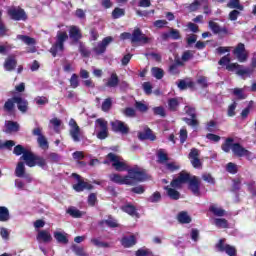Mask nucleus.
I'll return each instance as SVG.
<instances>
[{"label": "nucleus", "instance_id": "obj_39", "mask_svg": "<svg viewBox=\"0 0 256 256\" xmlns=\"http://www.w3.org/2000/svg\"><path fill=\"white\" fill-rule=\"evenodd\" d=\"M226 171L228 173H231L232 175H235L239 171V167L237 166V164H235L233 162H229L226 165Z\"/></svg>", "mask_w": 256, "mask_h": 256}, {"label": "nucleus", "instance_id": "obj_18", "mask_svg": "<svg viewBox=\"0 0 256 256\" xmlns=\"http://www.w3.org/2000/svg\"><path fill=\"white\" fill-rule=\"evenodd\" d=\"M189 159L195 169H199V167H201V160H199V150L193 148L189 153Z\"/></svg>", "mask_w": 256, "mask_h": 256}, {"label": "nucleus", "instance_id": "obj_1", "mask_svg": "<svg viewBox=\"0 0 256 256\" xmlns=\"http://www.w3.org/2000/svg\"><path fill=\"white\" fill-rule=\"evenodd\" d=\"M184 183H189V189L190 191H192L193 195H195L196 197L201 196V182L199 181V178H197L196 176L191 177L189 173L182 171L177 178L172 180L170 186L165 187L168 197H170V199H173L174 201H177V199L181 197V194L176 189H181Z\"/></svg>", "mask_w": 256, "mask_h": 256}, {"label": "nucleus", "instance_id": "obj_58", "mask_svg": "<svg viewBox=\"0 0 256 256\" xmlns=\"http://www.w3.org/2000/svg\"><path fill=\"white\" fill-rule=\"evenodd\" d=\"M235 109H237V102L232 103L228 107V117H235Z\"/></svg>", "mask_w": 256, "mask_h": 256}, {"label": "nucleus", "instance_id": "obj_35", "mask_svg": "<svg viewBox=\"0 0 256 256\" xmlns=\"http://www.w3.org/2000/svg\"><path fill=\"white\" fill-rule=\"evenodd\" d=\"M9 219V209H7L5 206L0 207V221L5 222L9 221Z\"/></svg>", "mask_w": 256, "mask_h": 256}, {"label": "nucleus", "instance_id": "obj_32", "mask_svg": "<svg viewBox=\"0 0 256 256\" xmlns=\"http://www.w3.org/2000/svg\"><path fill=\"white\" fill-rule=\"evenodd\" d=\"M139 139L142 141L145 139H149L150 141H155V135H153V131L151 129H146L145 133L139 134Z\"/></svg>", "mask_w": 256, "mask_h": 256}, {"label": "nucleus", "instance_id": "obj_20", "mask_svg": "<svg viewBox=\"0 0 256 256\" xmlns=\"http://www.w3.org/2000/svg\"><path fill=\"white\" fill-rule=\"evenodd\" d=\"M36 157H37V155L33 154V152L28 150L27 152H24L21 159H23V161H25V163L28 167H35Z\"/></svg>", "mask_w": 256, "mask_h": 256}, {"label": "nucleus", "instance_id": "obj_22", "mask_svg": "<svg viewBox=\"0 0 256 256\" xmlns=\"http://www.w3.org/2000/svg\"><path fill=\"white\" fill-rule=\"evenodd\" d=\"M119 85V76H117V73H112L110 77L106 80V87L115 88Z\"/></svg>", "mask_w": 256, "mask_h": 256}, {"label": "nucleus", "instance_id": "obj_28", "mask_svg": "<svg viewBox=\"0 0 256 256\" xmlns=\"http://www.w3.org/2000/svg\"><path fill=\"white\" fill-rule=\"evenodd\" d=\"M209 210L211 211V213L216 215V217H224L225 215V210L215 204L211 205Z\"/></svg>", "mask_w": 256, "mask_h": 256}, {"label": "nucleus", "instance_id": "obj_45", "mask_svg": "<svg viewBox=\"0 0 256 256\" xmlns=\"http://www.w3.org/2000/svg\"><path fill=\"white\" fill-rule=\"evenodd\" d=\"M70 86L72 89H77L79 87V76H77V74H72L70 78Z\"/></svg>", "mask_w": 256, "mask_h": 256}, {"label": "nucleus", "instance_id": "obj_40", "mask_svg": "<svg viewBox=\"0 0 256 256\" xmlns=\"http://www.w3.org/2000/svg\"><path fill=\"white\" fill-rule=\"evenodd\" d=\"M166 169L167 171L173 173V171H179V169H181V166L177 162H168L166 163Z\"/></svg>", "mask_w": 256, "mask_h": 256}, {"label": "nucleus", "instance_id": "obj_61", "mask_svg": "<svg viewBox=\"0 0 256 256\" xmlns=\"http://www.w3.org/2000/svg\"><path fill=\"white\" fill-rule=\"evenodd\" d=\"M50 125L54 127L55 131H58L59 127L61 126V120L58 118H52L50 120Z\"/></svg>", "mask_w": 256, "mask_h": 256}, {"label": "nucleus", "instance_id": "obj_23", "mask_svg": "<svg viewBox=\"0 0 256 256\" xmlns=\"http://www.w3.org/2000/svg\"><path fill=\"white\" fill-rule=\"evenodd\" d=\"M54 239H56L57 243H61L62 245H67L69 243V239L67 238V233L65 232H54Z\"/></svg>", "mask_w": 256, "mask_h": 256}, {"label": "nucleus", "instance_id": "obj_38", "mask_svg": "<svg viewBox=\"0 0 256 256\" xmlns=\"http://www.w3.org/2000/svg\"><path fill=\"white\" fill-rule=\"evenodd\" d=\"M17 39H19L20 41H23V43H25V45H35V43H36L34 38H31V37L25 36V35H18Z\"/></svg>", "mask_w": 256, "mask_h": 256}, {"label": "nucleus", "instance_id": "obj_6", "mask_svg": "<svg viewBox=\"0 0 256 256\" xmlns=\"http://www.w3.org/2000/svg\"><path fill=\"white\" fill-rule=\"evenodd\" d=\"M226 69L228 71H236V73L240 76V77H251V74L253 73V68H249V67H244L241 66L237 63H232L228 66H226Z\"/></svg>", "mask_w": 256, "mask_h": 256}, {"label": "nucleus", "instance_id": "obj_8", "mask_svg": "<svg viewBox=\"0 0 256 256\" xmlns=\"http://www.w3.org/2000/svg\"><path fill=\"white\" fill-rule=\"evenodd\" d=\"M232 153L236 155V157H246L250 161L255 158L253 153H251L249 150L245 149L241 144L234 143L232 145Z\"/></svg>", "mask_w": 256, "mask_h": 256}, {"label": "nucleus", "instance_id": "obj_59", "mask_svg": "<svg viewBox=\"0 0 256 256\" xmlns=\"http://www.w3.org/2000/svg\"><path fill=\"white\" fill-rule=\"evenodd\" d=\"M233 94H234L238 99H245V94H243V89H241V88H235V89H233Z\"/></svg>", "mask_w": 256, "mask_h": 256}, {"label": "nucleus", "instance_id": "obj_54", "mask_svg": "<svg viewBox=\"0 0 256 256\" xmlns=\"http://www.w3.org/2000/svg\"><path fill=\"white\" fill-rule=\"evenodd\" d=\"M183 121H185V123H187L190 127H197V125H199V121H197V119L194 118H183Z\"/></svg>", "mask_w": 256, "mask_h": 256}, {"label": "nucleus", "instance_id": "obj_33", "mask_svg": "<svg viewBox=\"0 0 256 256\" xmlns=\"http://www.w3.org/2000/svg\"><path fill=\"white\" fill-rule=\"evenodd\" d=\"M179 223L187 224L191 223V216L187 212H180L177 217Z\"/></svg>", "mask_w": 256, "mask_h": 256}, {"label": "nucleus", "instance_id": "obj_37", "mask_svg": "<svg viewBox=\"0 0 256 256\" xmlns=\"http://www.w3.org/2000/svg\"><path fill=\"white\" fill-rule=\"evenodd\" d=\"M15 103V97L8 99L4 104V110L8 111V113H11V111H13V109L15 108Z\"/></svg>", "mask_w": 256, "mask_h": 256}, {"label": "nucleus", "instance_id": "obj_12", "mask_svg": "<svg viewBox=\"0 0 256 256\" xmlns=\"http://www.w3.org/2000/svg\"><path fill=\"white\" fill-rule=\"evenodd\" d=\"M42 129L40 127L34 128L32 134L35 135L37 138V143L41 149L47 151L49 149V142L47 138L42 134Z\"/></svg>", "mask_w": 256, "mask_h": 256}, {"label": "nucleus", "instance_id": "obj_14", "mask_svg": "<svg viewBox=\"0 0 256 256\" xmlns=\"http://www.w3.org/2000/svg\"><path fill=\"white\" fill-rule=\"evenodd\" d=\"M110 125L112 127V131L115 133H122V135H127V133H129V126H127L123 121L114 120L110 122Z\"/></svg>", "mask_w": 256, "mask_h": 256}, {"label": "nucleus", "instance_id": "obj_29", "mask_svg": "<svg viewBox=\"0 0 256 256\" xmlns=\"http://www.w3.org/2000/svg\"><path fill=\"white\" fill-rule=\"evenodd\" d=\"M122 211H124V213H127L128 215H131L132 217H135V215H137V209H135V206L131 205V204H126L124 206L121 207Z\"/></svg>", "mask_w": 256, "mask_h": 256}, {"label": "nucleus", "instance_id": "obj_47", "mask_svg": "<svg viewBox=\"0 0 256 256\" xmlns=\"http://www.w3.org/2000/svg\"><path fill=\"white\" fill-rule=\"evenodd\" d=\"M149 203H159L161 201V193L159 192H154L149 198H148Z\"/></svg>", "mask_w": 256, "mask_h": 256}, {"label": "nucleus", "instance_id": "obj_43", "mask_svg": "<svg viewBox=\"0 0 256 256\" xmlns=\"http://www.w3.org/2000/svg\"><path fill=\"white\" fill-rule=\"evenodd\" d=\"M151 72L153 77H155V79H163V75H164L163 69L154 67L151 69Z\"/></svg>", "mask_w": 256, "mask_h": 256}, {"label": "nucleus", "instance_id": "obj_27", "mask_svg": "<svg viewBox=\"0 0 256 256\" xmlns=\"http://www.w3.org/2000/svg\"><path fill=\"white\" fill-rule=\"evenodd\" d=\"M6 128V133H17L19 131V124L13 121H7Z\"/></svg>", "mask_w": 256, "mask_h": 256}, {"label": "nucleus", "instance_id": "obj_46", "mask_svg": "<svg viewBox=\"0 0 256 256\" xmlns=\"http://www.w3.org/2000/svg\"><path fill=\"white\" fill-rule=\"evenodd\" d=\"M157 157H158V162L159 163H167V160L169 159L167 157V153H165V151H163V150L158 151Z\"/></svg>", "mask_w": 256, "mask_h": 256}, {"label": "nucleus", "instance_id": "obj_49", "mask_svg": "<svg viewBox=\"0 0 256 256\" xmlns=\"http://www.w3.org/2000/svg\"><path fill=\"white\" fill-rule=\"evenodd\" d=\"M29 150L25 149L23 146L21 145H17L14 147L13 153L14 155H25L26 152H28Z\"/></svg>", "mask_w": 256, "mask_h": 256}, {"label": "nucleus", "instance_id": "obj_53", "mask_svg": "<svg viewBox=\"0 0 256 256\" xmlns=\"http://www.w3.org/2000/svg\"><path fill=\"white\" fill-rule=\"evenodd\" d=\"M112 100L111 98H107L104 100V102L102 103V111L107 112L109 111V109H111V105H112Z\"/></svg>", "mask_w": 256, "mask_h": 256}, {"label": "nucleus", "instance_id": "obj_57", "mask_svg": "<svg viewBox=\"0 0 256 256\" xmlns=\"http://www.w3.org/2000/svg\"><path fill=\"white\" fill-rule=\"evenodd\" d=\"M193 59V51L187 50L182 54V61L187 62Z\"/></svg>", "mask_w": 256, "mask_h": 256}, {"label": "nucleus", "instance_id": "obj_15", "mask_svg": "<svg viewBox=\"0 0 256 256\" xmlns=\"http://www.w3.org/2000/svg\"><path fill=\"white\" fill-rule=\"evenodd\" d=\"M113 41L111 36H108L102 40V42L98 43L96 47L93 48L94 53L96 55H103L105 51H107V45Z\"/></svg>", "mask_w": 256, "mask_h": 256}, {"label": "nucleus", "instance_id": "obj_63", "mask_svg": "<svg viewBox=\"0 0 256 256\" xmlns=\"http://www.w3.org/2000/svg\"><path fill=\"white\" fill-rule=\"evenodd\" d=\"M200 5L201 2H199V0H195L192 4L189 5L188 9L189 11H197Z\"/></svg>", "mask_w": 256, "mask_h": 256}, {"label": "nucleus", "instance_id": "obj_26", "mask_svg": "<svg viewBox=\"0 0 256 256\" xmlns=\"http://www.w3.org/2000/svg\"><path fill=\"white\" fill-rule=\"evenodd\" d=\"M137 243V239H135V236H125L122 239V245L123 247L129 248L133 247Z\"/></svg>", "mask_w": 256, "mask_h": 256}, {"label": "nucleus", "instance_id": "obj_41", "mask_svg": "<svg viewBox=\"0 0 256 256\" xmlns=\"http://www.w3.org/2000/svg\"><path fill=\"white\" fill-rule=\"evenodd\" d=\"M235 143H233L232 139H227L226 142L222 145V150L225 153H229V151H233V145Z\"/></svg>", "mask_w": 256, "mask_h": 256}, {"label": "nucleus", "instance_id": "obj_3", "mask_svg": "<svg viewBox=\"0 0 256 256\" xmlns=\"http://www.w3.org/2000/svg\"><path fill=\"white\" fill-rule=\"evenodd\" d=\"M69 39V35L65 31H58L56 35V42L50 48V53L53 57H57L59 53H63L65 49V41Z\"/></svg>", "mask_w": 256, "mask_h": 256}, {"label": "nucleus", "instance_id": "obj_24", "mask_svg": "<svg viewBox=\"0 0 256 256\" xmlns=\"http://www.w3.org/2000/svg\"><path fill=\"white\" fill-rule=\"evenodd\" d=\"M70 39L79 41L81 39V30L77 26H71L69 31Z\"/></svg>", "mask_w": 256, "mask_h": 256}, {"label": "nucleus", "instance_id": "obj_62", "mask_svg": "<svg viewBox=\"0 0 256 256\" xmlns=\"http://www.w3.org/2000/svg\"><path fill=\"white\" fill-rule=\"evenodd\" d=\"M179 137H180V142H181V143H185V142L187 141V129L182 128V129L180 130V135H179Z\"/></svg>", "mask_w": 256, "mask_h": 256}, {"label": "nucleus", "instance_id": "obj_5", "mask_svg": "<svg viewBox=\"0 0 256 256\" xmlns=\"http://www.w3.org/2000/svg\"><path fill=\"white\" fill-rule=\"evenodd\" d=\"M108 122L103 118H98L95 121V128L98 131L97 137L101 140L107 139L109 137V128L107 127Z\"/></svg>", "mask_w": 256, "mask_h": 256}, {"label": "nucleus", "instance_id": "obj_48", "mask_svg": "<svg viewBox=\"0 0 256 256\" xmlns=\"http://www.w3.org/2000/svg\"><path fill=\"white\" fill-rule=\"evenodd\" d=\"M125 15V10L121 8H115L112 12L113 19H119L120 17H123Z\"/></svg>", "mask_w": 256, "mask_h": 256}, {"label": "nucleus", "instance_id": "obj_17", "mask_svg": "<svg viewBox=\"0 0 256 256\" xmlns=\"http://www.w3.org/2000/svg\"><path fill=\"white\" fill-rule=\"evenodd\" d=\"M36 239L38 243H51L53 241V236L49 230H37Z\"/></svg>", "mask_w": 256, "mask_h": 256}, {"label": "nucleus", "instance_id": "obj_19", "mask_svg": "<svg viewBox=\"0 0 256 256\" xmlns=\"http://www.w3.org/2000/svg\"><path fill=\"white\" fill-rule=\"evenodd\" d=\"M16 67H17V58H15V56L13 55L8 56L4 62L5 71H15Z\"/></svg>", "mask_w": 256, "mask_h": 256}, {"label": "nucleus", "instance_id": "obj_21", "mask_svg": "<svg viewBox=\"0 0 256 256\" xmlns=\"http://www.w3.org/2000/svg\"><path fill=\"white\" fill-rule=\"evenodd\" d=\"M14 101L21 113H27L29 107V102H27V100L23 99L21 96H14Z\"/></svg>", "mask_w": 256, "mask_h": 256}, {"label": "nucleus", "instance_id": "obj_44", "mask_svg": "<svg viewBox=\"0 0 256 256\" xmlns=\"http://www.w3.org/2000/svg\"><path fill=\"white\" fill-rule=\"evenodd\" d=\"M208 25L209 29H211V31L214 32L215 35L221 33V26H219L216 22L210 21Z\"/></svg>", "mask_w": 256, "mask_h": 256}, {"label": "nucleus", "instance_id": "obj_2", "mask_svg": "<svg viewBox=\"0 0 256 256\" xmlns=\"http://www.w3.org/2000/svg\"><path fill=\"white\" fill-rule=\"evenodd\" d=\"M109 179L112 183H117L118 185H135L137 181H145L147 177L145 176V173L141 172V169L136 166L129 169L128 175L126 176L114 173L109 175Z\"/></svg>", "mask_w": 256, "mask_h": 256}, {"label": "nucleus", "instance_id": "obj_31", "mask_svg": "<svg viewBox=\"0 0 256 256\" xmlns=\"http://www.w3.org/2000/svg\"><path fill=\"white\" fill-rule=\"evenodd\" d=\"M227 7H229V9H238V11H243L245 9L239 0H229Z\"/></svg>", "mask_w": 256, "mask_h": 256}, {"label": "nucleus", "instance_id": "obj_56", "mask_svg": "<svg viewBox=\"0 0 256 256\" xmlns=\"http://www.w3.org/2000/svg\"><path fill=\"white\" fill-rule=\"evenodd\" d=\"M197 84L200 85V87H203V88L208 87L209 84L207 83V77H205V76L198 77Z\"/></svg>", "mask_w": 256, "mask_h": 256}, {"label": "nucleus", "instance_id": "obj_4", "mask_svg": "<svg viewBox=\"0 0 256 256\" xmlns=\"http://www.w3.org/2000/svg\"><path fill=\"white\" fill-rule=\"evenodd\" d=\"M107 159L110 160V163H112V167H114L115 171L129 172V165H127V161H125V159H123L121 156L114 153H109L107 155Z\"/></svg>", "mask_w": 256, "mask_h": 256}, {"label": "nucleus", "instance_id": "obj_51", "mask_svg": "<svg viewBox=\"0 0 256 256\" xmlns=\"http://www.w3.org/2000/svg\"><path fill=\"white\" fill-rule=\"evenodd\" d=\"M108 225V227H118V223L117 220L113 219V218H108L107 220H104L101 222V225Z\"/></svg>", "mask_w": 256, "mask_h": 256}, {"label": "nucleus", "instance_id": "obj_34", "mask_svg": "<svg viewBox=\"0 0 256 256\" xmlns=\"http://www.w3.org/2000/svg\"><path fill=\"white\" fill-rule=\"evenodd\" d=\"M68 215L74 217L75 219H79V217H83V212L79 211V209L75 207H70L67 209Z\"/></svg>", "mask_w": 256, "mask_h": 256}, {"label": "nucleus", "instance_id": "obj_16", "mask_svg": "<svg viewBox=\"0 0 256 256\" xmlns=\"http://www.w3.org/2000/svg\"><path fill=\"white\" fill-rule=\"evenodd\" d=\"M234 55L240 63H245L247 61V51L245 50V44L239 43L234 50Z\"/></svg>", "mask_w": 256, "mask_h": 256}, {"label": "nucleus", "instance_id": "obj_55", "mask_svg": "<svg viewBox=\"0 0 256 256\" xmlns=\"http://www.w3.org/2000/svg\"><path fill=\"white\" fill-rule=\"evenodd\" d=\"M168 105H169V108L172 110V111H175V109H177V107H179V101H177L176 98H172L168 101Z\"/></svg>", "mask_w": 256, "mask_h": 256}, {"label": "nucleus", "instance_id": "obj_9", "mask_svg": "<svg viewBox=\"0 0 256 256\" xmlns=\"http://www.w3.org/2000/svg\"><path fill=\"white\" fill-rule=\"evenodd\" d=\"M8 15L14 21H26L27 14L20 7H11L8 9Z\"/></svg>", "mask_w": 256, "mask_h": 256}, {"label": "nucleus", "instance_id": "obj_13", "mask_svg": "<svg viewBox=\"0 0 256 256\" xmlns=\"http://www.w3.org/2000/svg\"><path fill=\"white\" fill-rule=\"evenodd\" d=\"M72 177H75L77 181V183L73 185V189L76 190L78 193L81 191H85V189H88V191H91V189H93V185L83 181L81 179V176H79L78 174H72Z\"/></svg>", "mask_w": 256, "mask_h": 256}, {"label": "nucleus", "instance_id": "obj_10", "mask_svg": "<svg viewBox=\"0 0 256 256\" xmlns=\"http://www.w3.org/2000/svg\"><path fill=\"white\" fill-rule=\"evenodd\" d=\"M216 249L220 251L221 253H226L229 256H235L237 255V249H235V246H231L227 243H225V239H221L218 244L216 245Z\"/></svg>", "mask_w": 256, "mask_h": 256}, {"label": "nucleus", "instance_id": "obj_52", "mask_svg": "<svg viewBox=\"0 0 256 256\" xmlns=\"http://www.w3.org/2000/svg\"><path fill=\"white\" fill-rule=\"evenodd\" d=\"M36 105H47L49 103V99L45 96H37L35 98Z\"/></svg>", "mask_w": 256, "mask_h": 256}, {"label": "nucleus", "instance_id": "obj_60", "mask_svg": "<svg viewBox=\"0 0 256 256\" xmlns=\"http://www.w3.org/2000/svg\"><path fill=\"white\" fill-rule=\"evenodd\" d=\"M35 165H38V167H45V165H47V162L45 161V158L36 156Z\"/></svg>", "mask_w": 256, "mask_h": 256}, {"label": "nucleus", "instance_id": "obj_7", "mask_svg": "<svg viewBox=\"0 0 256 256\" xmlns=\"http://www.w3.org/2000/svg\"><path fill=\"white\" fill-rule=\"evenodd\" d=\"M69 127H70V136L72 137L73 141L75 143H79L81 141V137H83V132L81 131V128L79 125H77V122L75 119L71 118L69 121Z\"/></svg>", "mask_w": 256, "mask_h": 256}, {"label": "nucleus", "instance_id": "obj_30", "mask_svg": "<svg viewBox=\"0 0 256 256\" xmlns=\"http://www.w3.org/2000/svg\"><path fill=\"white\" fill-rule=\"evenodd\" d=\"M214 225L218 227V229H227V227H229V223L225 218H215Z\"/></svg>", "mask_w": 256, "mask_h": 256}, {"label": "nucleus", "instance_id": "obj_42", "mask_svg": "<svg viewBox=\"0 0 256 256\" xmlns=\"http://www.w3.org/2000/svg\"><path fill=\"white\" fill-rule=\"evenodd\" d=\"M71 249L77 256H87V254H85V250L81 246L73 244Z\"/></svg>", "mask_w": 256, "mask_h": 256}, {"label": "nucleus", "instance_id": "obj_25", "mask_svg": "<svg viewBox=\"0 0 256 256\" xmlns=\"http://www.w3.org/2000/svg\"><path fill=\"white\" fill-rule=\"evenodd\" d=\"M181 66H183V62L179 59H176L175 63L170 65L169 73H171V75H179V67Z\"/></svg>", "mask_w": 256, "mask_h": 256}, {"label": "nucleus", "instance_id": "obj_64", "mask_svg": "<svg viewBox=\"0 0 256 256\" xmlns=\"http://www.w3.org/2000/svg\"><path fill=\"white\" fill-rule=\"evenodd\" d=\"M123 114L126 117H135V109L133 108H126L123 110Z\"/></svg>", "mask_w": 256, "mask_h": 256}, {"label": "nucleus", "instance_id": "obj_11", "mask_svg": "<svg viewBox=\"0 0 256 256\" xmlns=\"http://www.w3.org/2000/svg\"><path fill=\"white\" fill-rule=\"evenodd\" d=\"M151 41V38L147 37L143 32H141V29L135 28L132 36H131V43H143V45H147Z\"/></svg>", "mask_w": 256, "mask_h": 256}, {"label": "nucleus", "instance_id": "obj_50", "mask_svg": "<svg viewBox=\"0 0 256 256\" xmlns=\"http://www.w3.org/2000/svg\"><path fill=\"white\" fill-rule=\"evenodd\" d=\"M202 179L203 181L209 183L210 185H215V178H213V176L210 173H204L202 175Z\"/></svg>", "mask_w": 256, "mask_h": 256}, {"label": "nucleus", "instance_id": "obj_36", "mask_svg": "<svg viewBox=\"0 0 256 256\" xmlns=\"http://www.w3.org/2000/svg\"><path fill=\"white\" fill-rule=\"evenodd\" d=\"M16 177H24L25 176V164L23 162H19L15 169Z\"/></svg>", "mask_w": 256, "mask_h": 256}]
</instances>
